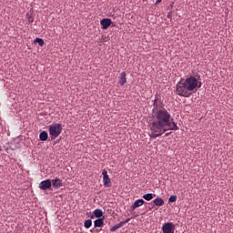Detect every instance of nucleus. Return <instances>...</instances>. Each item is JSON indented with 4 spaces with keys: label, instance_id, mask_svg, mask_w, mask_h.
I'll return each mask as SVG.
<instances>
[{
    "label": "nucleus",
    "instance_id": "f257e3e1",
    "mask_svg": "<svg viewBox=\"0 0 233 233\" xmlns=\"http://www.w3.org/2000/svg\"><path fill=\"white\" fill-rule=\"evenodd\" d=\"M159 99L160 96L158 94L155 95V99L153 100L155 116L153 121L149 123V137L151 139H157L168 131L179 130L177 123L174 121L170 112L165 107H159L163 105Z\"/></svg>",
    "mask_w": 233,
    "mask_h": 233
},
{
    "label": "nucleus",
    "instance_id": "f03ea898",
    "mask_svg": "<svg viewBox=\"0 0 233 233\" xmlns=\"http://www.w3.org/2000/svg\"><path fill=\"white\" fill-rule=\"evenodd\" d=\"M202 83L198 81L195 76H191L186 80H180L177 84V95L182 97H190L194 92L198 88H201Z\"/></svg>",
    "mask_w": 233,
    "mask_h": 233
},
{
    "label": "nucleus",
    "instance_id": "7ed1b4c3",
    "mask_svg": "<svg viewBox=\"0 0 233 233\" xmlns=\"http://www.w3.org/2000/svg\"><path fill=\"white\" fill-rule=\"evenodd\" d=\"M62 124L54 123L49 126V134L51 137V140H56L62 133Z\"/></svg>",
    "mask_w": 233,
    "mask_h": 233
},
{
    "label": "nucleus",
    "instance_id": "20e7f679",
    "mask_svg": "<svg viewBox=\"0 0 233 233\" xmlns=\"http://www.w3.org/2000/svg\"><path fill=\"white\" fill-rule=\"evenodd\" d=\"M176 225L173 222L164 223L162 226V232L164 233H175Z\"/></svg>",
    "mask_w": 233,
    "mask_h": 233
},
{
    "label": "nucleus",
    "instance_id": "39448f33",
    "mask_svg": "<svg viewBox=\"0 0 233 233\" xmlns=\"http://www.w3.org/2000/svg\"><path fill=\"white\" fill-rule=\"evenodd\" d=\"M51 185L55 190L62 189L64 187L63 180L58 177L52 179Z\"/></svg>",
    "mask_w": 233,
    "mask_h": 233
},
{
    "label": "nucleus",
    "instance_id": "423d86ee",
    "mask_svg": "<svg viewBox=\"0 0 233 233\" xmlns=\"http://www.w3.org/2000/svg\"><path fill=\"white\" fill-rule=\"evenodd\" d=\"M102 175H103L104 187H111L112 182H111V179L109 178V176L107 175V171L106 169L103 170Z\"/></svg>",
    "mask_w": 233,
    "mask_h": 233
},
{
    "label": "nucleus",
    "instance_id": "0eeeda50",
    "mask_svg": "<svg viewBox=\"0 0 233 233\" xmlns=\"http://www.w3.org/2000/svg\"><path fill=\"white\" fill-rule=\"evenodd\" d=\"M52 187V181L50 179H46L41 181L39 188L43 191L49 190Z\"/></svg>",
    "mask_w": 233,
    "mask_h": 233
},
{
    "label": "nucleus",
    "instance_id": "6e6552de",
    "mask_svg": "<svg viewBox=\"0 0 233 233\" xmlns=\"http://www.w3.org/2000/svg\"><path fill=\"white\" fill-rule=\"evenodd\" d=\"M145 201L142 198L136 200L135 203L130 207V210L131 211L136 210L137 208L142 207Z\"/></svg>",
    "mask_w": 233,
    "mask_h": 233
},
{
    "label": "nucleus",
    "instance_id": "1a4fd4ad",
    "mask_svg": "<svg viewBox=\"0 0 233 233\" xmlns=\"http://www.w3.org/2000/svg\"><path fill=\"white\" fill-rule=\"evenodd\" d=\"M102 28L106 30L112 24V20L110 18H104L100 22Z\"/></svg>",
    "mask_w": 233,
    "mask_h": 233
},
{
    "label": "nucleus",
    "instance_id": "9d476101",
    "mask_svg": "<svg viewBox=\"0 0 233 233\" xmlns=\"http://www.w3.org/2000/svg\"><path fill=\"white\" fill-rule=\"evenodd\" d=\"M153 204H155V206L157 207H163L165 204V201L162 198H157L155 199H153Z\"/></svg>",
    "mask_w": 233,
    "mask_h": 233
},
{
    "label": "nucleus",
    "instance_id": "9b49d317",
    "mask_svg": "<svg viewBox=\"0 0 233 233\" xmlns=\"http://www.w3.org/2000/svg\"><path fill=\"white\" fill-rule=\"evenodd\" d=\"M104 218L105 217H103V218H97L94 221V227L96 228H103L104 227Z\"/></svg>",
    "mask_w": 233,
    "mask_h": 233
},
{
    "label": "nucleus",
    "instance_id": "f8f14e48",
    "mask_svg": "<svg viewBox=\"0 0 233 233\" xmlns=\"http://www.w3.org/2000/svg\"><path fill=\"white\" fill-rule=\"evenodd\" d=\"M126 83H127V74L126 72H122L120 75L119 85H121V86H124Z\"/></svg>",
    "mask_w": 233,
    "mask_h": 233
},
{
    "label": "nucleus",
    "instance_id": "ddd939ff",
    "mask_svg": "<svg viewBox=\"0 0 233 233\" xmlns=\"http://www.w3.org/2000/svg\"><path fill=\"white\" fill-rule=\"evenodd\" d=\"M39 139L42 142H46L48 139V134L46 131H43L39 135Z\"/></svg>",
    "mask_w": 233,
    "mask_h": 233
},
{
    "label": "nucleus",
    "instance_id": "4468645a",
    "mask_svg": "<svg viewBox=\"0 0 233 233\" xmlns=\"http://www.w3.org/2000/svg\"><path fill=\"white\" fill-rule=\"evenodd\" d=\"M94 216L96 218H101L103 217V211L101 208H96L94 210Z\"/></svg>",
    "mask_w": 233,
    "mask_h": 233
},
{
    "label": "nucleus",
    "instance_id": "2eb2a0df",
    "mask_svg": "<svg viewBox=\"0 0 233 233\" xmlns=\"http://www.w3.org/2000/svg\"><path fill=\"white\" fill-rule=\"evenodd\" d=\"M142 198H144L146 201H151L154 198V196L152 193L144 194L142 196Z\"/></svg>",
    "mask_w": 233,
    "mask_h": 233
},
{
    "label": "nucleus",
    "instance_id": "dca6fc26",
    "mask_svg": "<svg viewBox=\"0 0 233 233\" xmlns=\"http://www.w3.org/2000/svg\"><path fill=\"white\" fill-rule=\"evenodd\" d=\"M84 226L86 229H89L92 227V220L91 219H87L85 221Z\"/></svg>",
    "mask_w": 233,
    "mask_h": 233
},
{
    "label": "nucleus",
    "instance_id": "f3484780",
    "mask_svg": "<svg viewBox=\"0 0 233 233\" xmlns=\"http://www.w3.org/2000/svg\"><path fill=\"white\" fill-rule=\"evenodd\" d=\"M130 220H131V218H127L126 220L120 221L119 223H117V225H118L119 228H121L124 227L126 224H127Z\"/></svg>",
    "mask_w": 233,
    "mask_h": 233
},
{
    "label": "nucleus",
    "instance_id": "a211bd4d",
    "mask_svg": "<svg viewBox=\"0 0 233 233\" xmlns=\"http://www.w3.org/2000/svg\"><path fill=\"white\" fill-rule=\"evenodd\" d=\"M177 200V197L176 195H171L169 197V203H175Z\"/></svg>",
    "mask_w": 233,
    "mask_h": 233
},
{
    "label": "nucleus",
    "instance_id": "6ab92c4d",
    "mask_svg": "<svg viewBox=\"0 0 233 233\" xmlns=\"http://www.w3.org/2000/svg\"><path fill=\"white\" fill-rule=\"evenodd\" d=\"M35 43H38V45H39L40 46H43L45 45V42H44V40H43L42 38H36V39L35 40Z\"/></svg>",
    "mask_w": 233,
    "mask_h": 233
},
{
    "label": "nucleus",
    "instance_id": "aec40b11",
    "mask_svg": "<svg viewBox=\"0 0 233 233\" xmlns=\"http://www.w3.org/2000/svg\"><path fill=\"white\" fill-rule=\"evenodd\" d=\"M119 226L118 224H116L115 226H113L111 228H110V232H116L117 229H119Z\"/></svg>",
    "mask_w": 233,
    "mask_h": 233
},
{
    "label": "nucleus",
    "instance_id": "412c9836",
    "mask_svg": "<svg viewBox=\"0 0 233 233\" xmlns=\"http://www.w3.org/2000/svg\"><path fill=\"white\" fill-rule=\"evenodd\" d=\"M26 17L28 19L29 24H32L34 22V17L30 14H26Z\"/></svg>",
    "mask_w": 233,
    "mask_h": 233
},
{
    "label": "nucleus",
    "instance_id": "4be33fe9",
    "mask_svg": "<svg viewBox=\"0 0 233 233\" xmlns=\"http://www.w3.org/2000/svg\"><path fill=\"white\" fill-rule=\"evenodd\" d=\"M171 135V132L166 133L165 137H168Z\"/></svg>",
    "mask_w": 233,
    "mask_h": 233
},
{
    "label": "nucleus",
    "instance_id": "5701e85b",
    "mask_svg": "<svg viewBox=\"0 0 233 233\" xmlns=\"http://www.w3.org/2000/svg\"><path fill=\"white\" fill-rule=\"evenodd\" d=\"M162 0H157L155 4H159Z\"/></svg>",
    "mask_w": 233,
    "mask_h": 233
}]
</instances>
